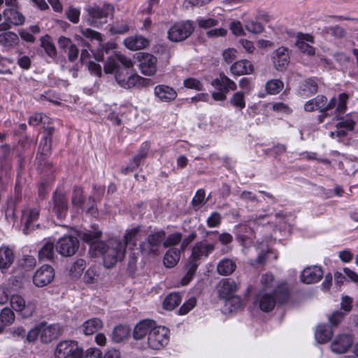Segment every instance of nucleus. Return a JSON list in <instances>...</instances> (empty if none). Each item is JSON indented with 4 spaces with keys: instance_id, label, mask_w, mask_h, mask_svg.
Segmentation results:
<instances>
[{
    "instance_id": "27",
    "label": "nucleus",
    "mask_w": 358,
    "mask_h": 358,
    "mask_svg": "<svg viewBox=\"0 0 358 358\" xmlns=\"http://www.w3.org/2000/svg\"><path fill=\"white\" fill-rule=\"evenodd\" d=\"M256 302L262 311L269 312L273 309L276 301L273 296L264 294L258 295Z\"/></svg>"
},
{
    "instance_id": "47",
    "label": "nucleus",
    "mask_w": 358,
    "mask_h": 358,
    "mask_svg": "<svg viewBox=\"0 0 358 358\" xmlns=\"http://www.w3.org/2000/svg\"><path fill=\"white\" fill-rule=\"evenodd\" d=\"M231 103L239 109H243L245 106L244 94L242 92H236L231 99Z\"/></svg>"
},
{
    "instance_id": "19",
    "label": "nucleus",
    "mask_w": 358,
    "mask_h": 358,
    "mask_svg": "<svg viewBox=\"0 0 358 358\" xmlns=\"http://www.w3.org/2000/svg\"><path fill=\"white\" fill-rule=\"evenodd\" d=\"M323 271L320 267L313 266L305 268L301 273V280L306 284L318 282L322 277Z\"/></svg>"
},
{
    "instance_id": "36",
    "label": "nucleus",
    "mask_w": 358,
    "mask_h": 358,
    "mask_svg": "<svg viewBox=\"0 0 358 358\" xmlns=\"http://www.w3.org/2000/svg\"><path fill=\"white\" fill-rule=\"evenodd\" d=\"M181 296L178 293L169 294L163 301V308L167 310H172L181 302Z\"/></svg>"
},
{
    "instance_id": "24",
    "label": "nucleus",
    "mask_w": 358,
    "mask_h": 358,
    "mask_svg": "<svg viewBox=\"0 0 358 358\" xmlns=\"http://www.w3.org/2000/svg\"><path fill=\"white\" fill-rule=\"evenodd\" d=\"M254 69L253 64L247 59L238 61L231 66V71L236 76L251 74L253 73Z\"/></svg>"
},
{
    "instance_id": "15",
    "label": "nucleus",
    "mask_w": 358,
    "mask_h": 358,
    "mask_svg": "<svg viewBox=\"0 0 358 358\" xmlns=\"http://www.w3.org/2000/svg\"><path fill=\"white\" fill-rule=\"evenodd\" d=\"M41 341L44 343H49L56 340L63 331L62 327L58 324H40Z\"/></svg>"
},
{
    "instance_id": "34",
    "label": "nucleus",
    "mask_w": 358,
    "mask_h": 358,
    "mask_svg": "<svg viewBox=\"0 0 358 358\" xmlns=\"http://www.w3.org/2000/svg\"><path fill=\"white\" fill-rule=\"evenodd\" d=\"M130 329L127 326L119 325L116 327L111 334L112 340L116 343H120L129 338Z\"/></svg>"
},
{
    "instance_id": "56",
    "label": "nucleus",
    "mask_w": 358,
    "mask_h": 358,
    "mask_svg": "<svg viewBox=\"0 0 358 358\" xmlns=\"http://www.w3.org/2000/svg\"><path fill=\"white\" fill-rule=\"evenodd\" d=\"M116 58L123 66V67H119L118 69H127L129 71H133L134 64L129 58L121 54H117Z\"/></svg>"
},
{
    "instance_id": "48",
    "label": "nucleus",
    "mask_w": 358,
    "mask_h": 358,
    "mask_svg": "<svg viewBox=\"0 0 358 358\" xmlns=\"http://www.w3.org/2000/svg\"><path fill=\"white\" fill-rule=\"evenodd\" d=\"M325 31L327 34L338 38H343L346 35V32L344 29L338 26L327 27L325 29Z\"/></svg>"
},
{
    "instance_id": "23",
    "label": "nucleus",
    "mask_w": 358,
    "mask_h": 358,
    "mask_svg": "<svg viewBox=\"0 0 358 358\" xmlns=\"http://www.w3.org/2000/svg\"><path fill=\"white\" fill-rule=\"evenodd\" d=\"M308 42L313 43L314 42L313 36L309 34H301L298 36L296 45L303 53L311 56L315 55V48Z\"/></svg>"
},
{
    "instance_id": "21",
    "label": "nucleus",
    "mask_w": 358,
    "mask_h": 358,
    "mask_svg": "<svg viewBox=\"0 0 358 358\" xmlns=\"http://www.w3.org/2000/svg\"><path fill=\"white\" fill-rule=\"evenodd\" d=\"M155 95L164 102H169L175 100L177 97V92L172 87L161 85L155 87Z\"/></svg>"
},
{
    "instance_id": "44",
    "label": "nucleus",
    "mask_w": 358,
    "mask_h": 358,
    "mask_svg": "<svg viewBox=\"0 0 358 358\" xmlns=\"http://www.w3.org/2000/svg\"><path fill=\"white\" fill-rule=\"evenodd\" d=\"M245 27L250 33L259 34L263 32L264 26L259 22L248 20L245 22Z\"/></svg>"
},
{
    "instance_id": "2",
    "label": "nucleus",
    "mask_w": 358,
    "mask_h": 358,
    "mask_svg": "<svg viewBox=\"0 0 358 358\" xmlns=\"http://www.w3.org/2000/svg\"><path fill=\"white\" fill-rule=\"evenodd\" d=\"M136 345L142 349L159 350L169 341V330L156 326L151 320H144L137 324L133 332Z\"/></svg>"
},
{
    "instance_id": "8",
    "label": "nucleus",
    "mask_w": 358,
    "mask_h": 358,
    "mask_svg": "<svg viewBox=\"0 0 358 358\" xmlns=\"http://www.w3.org/2000/svg\"><path fill=\"white\" fill-rule=\"evenodd\" d=\"M165 240V233L157 231L148 236L147 241L141 245V250L148 255H158Z\"/></svg>"
},
{
    "instance_id": "39",
    "label": "nucleus",
    "mask_w": 358,
    "mask_h": 358,
    "mask_svg": "<svg viewBox=\"0 0 358 358\" xmlns=\"http://www.w3.org/2000/svg\"><path fill=\"white\" fill-rule=\"evenodd\" d=\"M41 47L45 52L50 57H55L57 55V50L55 45L51 42L49 36H45L41 39Z\"/></svg>"
},
{
    "instance_id": "59",
    "label": "nucleus",
    "mask_w": 358,
    "mask_h": 358,
    "mask_svg": "<svg viewBox=\"0 0 358 358\" xmlns=\"http://www.w3.org/2000/svg\"><path fill=\"white\" fill-rule=\"evenodd\" d=\"M196 300L194 297L190 298L185 303L179 310L180 315H185L189 313L196 305Z\"/></svg>"
},
{
    "instance_id": "16",
    "label": "nucleus",
    "mask_w": 358,
    "mask_h": 358,
    "mask_svg": "<svg viewBox=\"0 0 358 358\" xmlns=\"http://www.w3.org/2000/svg\"><path fill=\"white\" fill-rule=\"evenodd\" d=\"M39 216V210L37 208H27L22 212L21 222L24 225L23 232L27 234L38 224H36Z\"/></svg>"
},
{
    "instance_id": "57",
    "label": "nucleus",
    "mask_w": 358,
    "mask_h": 358,
    "mask_svg": "<svg viewBox=\"0 0 358 358\" xmlns=\"http://www.w3.org/2000/svg\"><path fill=\"white\" fill-rule=\"evenodd\" d=\"M129 31V27L125 23H116L110 28V32L113 34H122Z\"/></svg>"
},
{
    "instance_id": "52",
    "label": "nucleus",
    "mask_w": 358,
    "mask_h": 358,
    "mask_svg": "<svg viewBox=\"0 0 358 358\" xmlns=\"http://www.w3.org/2000/svg\"><path fill=\"white\" fill-rule=\"evenodd\" d=\"M97 273L94 268H88L84 274L83 281L86 284H93L96 282Z\"/></svg>"
},
{
    "instance_id": "61",
    "label": "nucleus",
    "mask_w": 358,
    "mask_h": 358,
    "mask_svg": "<svg viewBox=\"0 0 358 358\" xmlns=\"http://www.w3.org/2000/svg\"><path fill=\"white\" fill-rule=\"evenodd\" d=\"M80 12L76 8L71 7L66 11V15L69 20L73 23H78L79 22Z\"/></svg>"
},
{
    "instance_id": "50",
    "label": "nucleus",
    "mask_w": 358,
    "mask_h": 358,
    "mask_svg": "<svg viewBox=\"0 0 358 358\" xmlns=\"http://www.w3.org/2000/svg\"><path fill=\"white\" fill-rule=\"evenodd\" d=\"M205 203V192L203 189H199L192 199V205L195 208H199Z\"/></svg>"
},
{
    "instance_id": "53",
    "label": "nucleus",
    "mask_w": 358,
    "mask_h": 358,
    "mask_svg": "<svg viewBox=\"0 0 358 358\" xmlns=\"http://www.w3.org/2000/svg\"><path fill=\"white\" fill-rule=\"evenodd\" d=\"M99 52L97 59L99 61L103 59V52L108 53L110 50L115 48V44L113 42H108L106 43H99Z\"/></svg>"
},
{
    "instance_id": "33",
    "label": "nucleus",
    "mask_w": 358,
    "mask_h": 358,
    "mask_svg": "<svg viewBox=\"0 0 358 358\" xmlns=\"http://www.w3.org/2000/svg\"><path fill=\"white\" fill-rule=\"evenodd\" d=\"M236 263L230 259H224L221 260L217 266V272L222 275L231 274L236 269Z\"/></svg>"
},
{
    "instance_id": "10",
    "label": "nucleus",
    "mask_w": 358,
    "mask_h": 358,
    "mask_svg": "<svg viewBox=\"0 0 358 358\" xmlns=\"http://www.w3.org/2000/svg\"><path fill=\"white\" fill-rule=\"evenodd\" d=\"M5 22L0 24V31L10 29L12 25L19 26L24 24L25 18L16 8H9L3 13Z\"/></svg>"
},
{
    "instance_id": "30",
    "label": "nucleus",
    "mask_w": 358,
    "mask_h": 358,
    "mask_svg": "<svg viewBox=\"0 0 358 358\" xmlns=\"http://www.w3.org/2000/svg\"><path fill=\"white\" fill-rule=\"evenodd\" d=\"M55 256V245L51 242H46L38 250V257L40 261H52Z\"/></svg>"
},
{
    "instance_id": "32",
    "label": "nucleus",
    "mask_w": 358,
    "mask_h": 358,
    "mask_svg": "<svg viewBox=\"0 0 358 358\" xmlns=\"http://www.w3.org/2000/svg\"><path fill=\"white\" fill-rule=\"evenodd\" d=\"M318 90L317 83L312 80L308 79L301 86L299 94L301 96L306 98L315 94Z\"/></svg>"
},
{
    "instance_id": "28",
    "label": "nucleus",
    "mask_w": 358,
    "mask_h": 358,
    "mask_svg": "<svg viewBox=\"0 0 358 358\" xmlns=\"http://www.w3.org/2000/svg\"><path fill=\"white\" fill-rule=\"evenodd\" d=\"M180 258V250L176 248H170L165 254L164 264L167 268L174 267Z\"/></svg>"
},
{
    "instance_id": "31",
    "label": "nucleus",
    "mask_w": 358,
    "mask_h": 358,
    "mask_svg": "<svg viewBox=\"0 0 358 358\" xmlns=\"http://www.w3.org/2000/svg\"><path fill=\"white\" fill-rule=\"evenodd\" d=\"M103 322L98 318H92L87 320L82 326L83 333L87 335H92L96 331L101 329Z\"/></svg>"
},
{
    "instance_id": "35",
    "label": "nucleus",
    "mask_w": 358,
    "mask_h": 358,
    "mask_svg": "<svg viewBox=\"0 0 358 358\" xmlns=\"http://www.w3.org/2000/svg\"><path fill=\"white\" fill-rule=\"evenodd\" d=\"M333 336V331L328 327L319 326L315 332V338L320 343L328 342Z\"/></svg>"
},
{
    "instance_id": "43",
    "label": "nucleus",
    "mask_w": 358,
    "mask_h": 358,
    "mask_svg": "<svg viewBox=\"0 0 358 358\" xmlns=\"http://www.w3.org/2000/svg\"><path fill=\"white\" fill-rule=\"evenodd\" d=\"M198 26L201 29H208L218 25V20L214 17H199L196 20Z\"/></svg>"
},
{
    "instance_id": "17",
    "label": "nucleus",
    "mask_w": 358,
    "mask_h": 358,
    "mask_svg": "<svg viewBox=\"0 0 358 358\" xmlns=\"http://www.w3.org/2000/svg\"><path fill=\"white\" fill-rule=\"evenodd\" d=\"M140 69L145 76H152L157 71V58L148 53H142L139 59Z\"/></svg>"
},
{
    "instance_id": "22",
    "label": "nucleus",
    "mask_w": 358,
    "mask_h": 358,
    "mask_svg": "<svg viewBox=\"0 0 358 358\" xmlns=\"http://www.w3.org/2000/svg\"><path fill=\"white\" fill-rule=\"evenodd\" d=\"M124 43L131 50H138L145 48L149 45V41L141 36H131L127 38Z\"/></svg>"
},
{
    "instance_id": "29",
    "label": "nucleus",
    "mask_w": 358,
    "mask_h": 358,
    "mask_svg": "<svg viewBox=\"0 0 358 358\" xmlns=\"http://www.w3.org/2000/svg\"><path fill=\"white\" fill-rule=\"evenodd\" d=\"M18 36L12 31L4 32L0 34V44L6 48H13L19 43Z\"/></svg>"
},
{
    "instance_id": "3",
    "label": "nucleus",
    "mask_w": 358,
    "mask_h": 358,
    "mask_svg": "<svg viewBox=\"0 0 358 358\" xmlns=\"http://www.w3.org/2000/svg\"><path fill=\"white\" fill-rule=\"evenodd\" d=\"M55 355L57 358H100L101 354L99 349L94 348L85 352L76 341L66 340L58 343Z\"/></svg>"
},
{
    "instance_id": "14",
    "label": "nucleus",
    "mask_w": 358,
    "mask_h": 358,
    "mask_svg": "<svg viewBox=\"0 0 358 358\" xmlns=\"http://www.w3.org/2000/svg\"><path fill=\"white\" fill-rule=\"evenodd\" d=\"M289 50L284 46L279 47L273 52L271 60L275 69L278 71H284L289 63Z\"/></svg>"
},
{
    "instance_id": "51",
    "label": "nucleus",
    "mask_w": 358,
    "mask_h": 358,
    "mask_svg": "<svg viewBox=\"0 0 358 358\" xmlns=\"http://www.w3.org/2000/svg\"><path fill=\"white\" fill-rule=\"evenodd\" d=\"M348 95L346 93L341 94L338 96V103L336 112L338 114L344 113L347 109Z\"/></svg>"
},
{
    "instance_id": "5",
    "label": "nucleus",
    "mask_w": 358,
    "mask_h": 358,
    "mask_svg": "<svg viewBox=\"0 0 358 358\" xmlns=\"http://www.w3.org/2000/svg\"><path fill=\"white\" fill-rule=\"evenodd\" d=\"M89 18V25L99 27L106 22V18L113 15L114 8L110 4H104L103 6L89 7L87 9Z\"/></svg>"
},
{
    "instance_id": "25",
    "label": "nucleus",
    "mask_w": 358,
    "mask_h": 358,
    "mask_svg": "<svg viewBox=\"0 0 358 358\" xmlns=\"http://www.w3.org/2000/svg\"><path fill=\"white\" fill-rule=\"evenodd\" d=\"M238 288V285L234 280H224L220 284V296L223 299L230 298L237 291Z\"/></svg>"
},
{
    "instance_id": "37",
    "label": "nucleus",
    "mask_w": 358,
    "mask_h": 358,
    "mask_svg": "<svg viewBox=\"0 0 358 358\" xmlns=\"http://www.w3.org/2000/svg\"><path fill=\"white\" fill-rule=\"evenodd\" d=\"M139 232L138 228H133L127 231L124 236L123 244H125V247H134L137 243V236Z\"/></svg>"
},
{
    "instance_id": "45",
    "label": "nucleus",
    "mask_w": 358,
    "mask_h": 358,
    "mask_svg": "<svg viewBox=\"0 0 358 358\" xmlns=\"http://www.w3.org/2000/svg\"><path fill=\"white\" fill-rule=\"evenodd\" d=\"M80 29L81 34L87 38L91 41L95 40L98 43H101L103 41L102 35L99 32L89 28H84L83 27H80Z\"/></svg>"
},
{
    "instance_id": "20",
    "label": "nucleus",
    "mask_w": 358,
    "mask_h": 358,
    "mask_svg": "<svg viewBox=\"0 0 358 358\" xmlns=\"http://www.w3.org/2000/svg\"><path fill=\"white\" fill-rule=\"evenodd\" d=\"M53 211L59 217L66 215L68 210L67 199L62 193H55L53 197Z\"/></svg>"
},
{
    "instance_id": "1",
    "label": "nucleus",
    "mask_w": 358,
    "mask_h": 358,
    "mask_svg": "<svg viewBox=\"0 0 358 358\" xmlns=\"http://www.w3.org/2000/svg\"><path fill=\"white\" fill-rule=\"evenodd\" d=\"M101 234L99 231H88L83 233L81 238L90 244L91 250L103 256L104 265L110 268L124 258L125 244L117 238H111L106 242H99L97 240Z\"/></svg>"
},
{
    "instance_id": "26",
    "label": "nucleus",
    "mask_w": 358,
    "mask_h": 358,
    "mask_svg": "<svg viewBox=\"0 0 358 358\" xmlns=\"http://www.w3.org/2000/svg\"><path fill=\"white\" fill-rule=\"evenodd\" d=\"M14 255L13 250L7 246L0 248V269H8L13 263Z\"/></svg>"
},
{
    "instance_id": "55",
    "label": "nucleus",
    "mask_w": 358,
    "mask_h": 358,
    "mask_svg": "<svg viewBox=\"0 0 358 358\" xmlns=\"http://www.w3.org/2000/svg\"><path fill=\"white\" fill-rule=\"evenodd\" d=\"M118 68L119 66H117L115 59L113 57H109L104 64L103 70L106 73H115Z\"/></svg>"
},
{
    "instance_id": "62",
    "label": "nucleus",
    "mask_w": 358,
    "mask_h": 358,
    "mask_svg": "<svg viewBox=\"0 0 358 358\" xmlns=\"http://www.w3.org/2000/svg\"><path fill=\"white\" fill-rule=\"evenodd\" d=\"M38 336H41L40 324L33 328L27 333L26 339L28 342L32 343L36 341Z\"/></svg>"
},
{
    "instance_id": "40",
    "label": "nucleus",
    "mask_w": 358,
    "mask_h": 358,
    "mask_svg": "<svg viewBox=\"0 0 358 358\" xmlns=\"http://www.w3.org/2000/svg\"><path fill=\"white\" fill-rule=\"evenodd\" d=\"M86 267V262L83 259H78L74 262L70 270L71 276L73 278H78Z\"/></svg>"
},
{
    "instance_id": "42",
    "label": "nucleus",
    "mask_w": 358,
    "mask_h": 358,
    "mask_svg": "<svg viewBox=\"0 0 358 358\" xmlns=\"http://www.w3.org/2000/svg\"><path fill=\"white\" fill-rule=\"evenodd\" d=\"M15 320V314L12 310L8 308H4L0 314V321L3 326L11 324Z\"/></svg>"
},
{
    "instance_id": "18",
    "label": "nucleus",
    "mask_w": 358,
    "mask_h": 358,
    "mask_svg": "<svg viewBox=\"0 0 358 358\" xmlns=\"http://www.w3.org/2000/svg\"><path fill=\"white\" fill-rule=\"evenodd\" d=\"M352 338L349 334H345L338 335L334 338L331 343V350L333 352L338 354L345 353L352 345Z\"/></svg>"
},
{
    "instance_id": "49",
    "label": "nucleus",
    "mask_w": 358,
    "mask_h": 358,
    "mask_svg": "<svg viewBox=\"0 0 358 358\" xmlns=\"http://www.w3.org/2000/svg\"><path fill=\"white\" fill-rule=\"evenodd\" d=\"M83 189L80 187H75L72 196V204L74 206L80 207L83 204Z\"/></svg>"
},
{
    "instance_id": "64",
    "label": "nucleus",
    "mask_w": 358,
    "mask_h": 358,
    "mask_svg": "<svg viewBox=\"0 0 358 358\" xmlns=\"http://www.w3.org/2000/svg\"><path fill=\"white\" fill-rule=\"evenodd\" d=\"M221 216L218 213H213L207 220L209 227H215L220 224Z\"/></svg>"
},
{
    "instance_id": "41",
    "label": "nucleus",
    "mask_w": 358,
    "mask_h": 358,
    "mask_svg": "<svg viewBox=\"0 0 358 358\" xmlns=\"http://www.w3.org/2000/svg\"><path fill=\"white\" fill-rule=\"evenodd\" d=\"M284 84L280 80H271L266 85V90L268 94H276L283 88Z\"/></svg>"
},
{
    "instance_id": "54",
    "label": "nucleus",
    "mask_w": 358,
    "mask_h": 358,
    "mask_svg": "<svg viewBox=\"0 0 358 358\" xmlns=\"http://www.w3.org/2000/svg\"><path fill=\"white\" fill-rule=\"evenodd\" d=\"M184 86L187 88L196 90L198 91L202 90V84L201 82L194 78H189L184 80Z\"/></svg>"
},
{
    "instance_id": "58",
    "label": "nucleus",
    "mask_w": 358,
    "mask_h": 358,
    "mask_svg": "<svg viewBox=\"0 0 358 358\" xmlns=\"http://www.w3.org/2000/svg\"><path fill=\"white\" fill-rule=\"evenodd\" d=\"M229 29L236 36H244L245 34L243 25L240 21H234L229 25Z\"/></svg>"
},
{
    "instance_id": "63",
    "label": "nucleus",
    "mask_w": 358,
    "mask_h": 358,
    "mask_svg": "<svg viewBox=\"0 0 358 358\" xmlns=\"http://www.w3.org/2000/svg\"><path fill=\"white\" fill-rule=\"evenodd\" d=\"M275 295L278 296V301L283 302L288 296V289L286 285L279 286L275 292Z\"/></svg>"
},
{
    "instance_id": "4",
    "label": "nucleus",
    "mask_w": 358,
    "mask_h": 358,
    "mask_svg": "<svg viewBox=\"0 0 358 358\" xmlns=\"http://www.w3.org/2000/svg\"><path fill=\"white\" fill-rule=\"evenodd\" d=\"M215 250V245L207 241L196 243L192 249V254L187 264V272L181 280L182 285H186L192 280L197 269V261L206 258Z\"/></svg>"
},
{
    "instance_id": "60",
    "label": "nucleus",
    "mask_w": 358,
    "mask_h": 358,
    "mask_svg": "<svg viewBox=\"0 0 358 358\" xmlns=\"http://www.w3.org/2000/svg\"><path fill=\"white\" fill-rule=\"evenodd\" d=\"M224 60L227 63L232 62L237 57V51L234 48H228L222 53Z\"/></svg>"
},
{
    "instance_id": "13",
    "label": "nucleus",
    "mask_w": 358,
    "mask_h": 358,
    "mask_svg": "<svg viewBox=\"0 0 358 358\" xmlns=\"http://www.w3.org/2000/svg\"><path fill=\"white\" fill-rule=\"evenodd\" d=\"M55 278V271L49 265H43L39 268L33 277L36 286L42 287L50 284Z\"/></svg>"
},
{
    "instance_id": "12",
    "label": "nucleus",
    "mask_w": 358,
    "mask_h": 358,
    "mask_svg": "<svg viewBox=\"0 0 358 358\" xmlns=\"http://www.w3.org/2000/svg\"><path fill=\"white\" fill-rule=\"evenodd\" d=\"M79 241L73 236H65L60 238L57 244V252L64 257H71L78 250Z\"/></svg>"
},
{
    "instance_id": "7",
    "label": "nucleus",
    "mask_w": 358,
    "mask_h": 358,
    "mask_svg": "<svg viewBox=\"0 0 358 358\" xmlns=\"http://www.w3.org/2000/svg\"><path fill=\"white\" fill-rule=\"evenodd\" d=\"M115 78L118 85L124 89H131L142 85L144 81V79L134 71H129L127 69H117Z\"/></svg>"
},
{
    "instance_id": "11",
    "label": "nucleus",
    "mask_w": 358,
    "mask_h": 358,
    "mask_svg": "<svg viewBox=\"0 0 358 358\" xmlns=\"http://www.w3.org/2000/svg\"><path fill=\"white\" fill-rule=\"evenodd\" d=\"M10 306L15 311L20 313L25 318L31 316L35 310L34 305L31 302H27L20 294L11 296Z\"/></svg>"
},
{
    "instance_id": "6",
    "label": "nucleus",
    "mask_w": 358,
    "mask_h": 358,
    "mask_svg": "<svg viewBox=\"0 0 358 358\" xmlns=\"http://www.w3.org/2000/svg\"><path fill=\"white\" fill-rule=\"evenodd\" d=\"M194 23L189 20L173 24L168 31V38L173 42H180L189 37L194 31Z\"/></svg>"
},
{
    "instance_id": "38",
    "label": "nucleus",
    "mask_w": 358,
    "mask_h": 358,
    "mask_svg": "<svg viewBox=\"0 0 358 358\" xmlns=\"http://www.w3.org/2000/svg\"><path fill=\"white\" fill-rule=\"evenodd\" d=\"M148 146L146 145L145 148H143L139 153L134 157L133 159V162L131 164V165L125 169V172L128 173L130 171H132L135 169H136L141 162L148 155Z\"/></svg>"
},
{
    "instance_id": "9",
    "label": "nucleus",
    "mask_w": 358,
    "mask_h": 358,
    "mask_svg": "<svg viewBox=\"0 0 358 358\" xmlns=\"http://www.w3.org/2000/svg\"><path fill=\"white\" fill-rule=\"evenodd\" d=\"M336 105V99L333 98L327 103V99L323 95H319L315 99L309 100L304 105L306 111L312 112L319 110L323 115H327V112L332 109Z\"/></svg>"
},
{
    "instance_id": "46",
    "label": "nucleus",
    "mask_w": 358,
    "mask_h": 358,
    "mask_svg": "<svg viewBox=\"0 0 358 358\" xmlns=\"http://www.w3.org/2000/svg\"><path fill=\"white\" fill-rule=\"evenodd\" d=\"M182 241V234L180 233H175L165 236L163 246L164 248L173 247L178 245Z\"/></svg>"
}]
</instances>
